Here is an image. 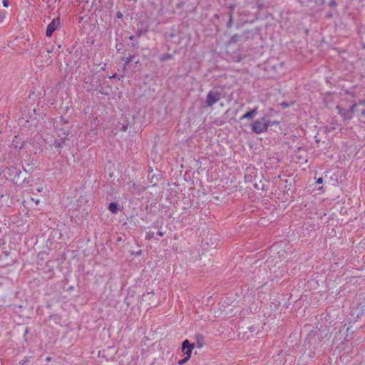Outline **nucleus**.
<instances>
[{"instance_id":"f257e3e1","label":"nucleus","mask_w":365,"mask_h":365,"mask_svg":"<svg viewBox=\"0 0 365 365\" xmlns=\"http://www.w3.org/2000/svg\"><path fill=\"white\" fill-rule=\"evenodd\" d=\"M269 125V120H267L265 117H263L254 121L252 126V130L254 133L260 134L265 132L267 130Z\"/></svg>"},{"instance_id":"f03ea898","label":"nucleus","mask_w":365,"mask_h":365,"mask_svg":"<svg viewBox=\"0 0 365 365\" xmlns=\"http://www.w3.org/2000/svg\"><path fill=\"white\" fill-rule=\"evenodd\" d=\"M222 98V94L220 91L213 89L208 92L205 103L207 106L212 107L216 103H217Z\"/></svg>"},{"instance_id":"7ed1b4c3","label":"nucleus","mask_w":365,"mask_h":365,"mask_svg":"<svg viewBox=\"0 0 365 365\" xmlns=\"http://www.w3.org/2000/svg\"><path fill=\"white\" fill-rule=\"evenodd\" d=\"M356 104L352 105L349 110L341 108L339 106H336L338 113L343 118L344 120H350L353 117V113L355 112Z\"/></svg>"},{"instance_id":"20e7f679","label":"nucleus","mask_w":365,"mask_h":365,"mask_svg":"<svg viewBox=\"0 0 365 365\" xmlns=\"http://www.w3.org/2000/svg\"><path fill=\"white\" fill-rule=\"evenodd\" d=\"M60 27L59 17L54 18L50 24L47 26L46 35L48 37L52 36L53 33Z\"/></svg>"},{"instance_id":"39448f33","label":"nucleus","mask_w":365,"mask_h":365,"mask_svg":"<svg viewBox=\"0 0 365 365\" xmlns=\"http://www.w3.org/2000/svg\"><path fill=\"white\" fill-rule=\"evenodd\" d=\"M194 347V344H190L189 341L186 339L182 344V351L186 355V356L190 358Z\"/></svg>"},{"instance_id":"423d86ee","label":"nucleus","mask_w":365,"mask_h":365,"mask_svg":"<svg viewBox=\"0 0 365 365\" xmlns=\"http://www.w3.org/2000/svg\"><path fill=\"white\" fill-rule=\"evenodd\" d=\"M257 109H258V107L255 106L253 109H252L251 110L247 112L243 115H242L240 119L241 120H243L245 119H252L257 114Z\"/></svg>"},{"instance_id":"0eeeda50","label":"nucleus","mask_w":365,"mask_h":365,"mask_svg":"<svg viewBox=\"0 0 365 365\" xmlns=\"http://www.w3.org/2000/svg\"><path fill=\"white\" fill-rule=\"evenodd\" d=\"M324 178L326 180L338 181V175H336L332 170L327 172Z\"/></svg>"},{"instance_id":"6e6552de","label":"nucleus","mask_w":365,"mask_h":365,"mask_svg":"<svg viewBox=\"0 0 365 365\" xmlns=\"http://www.w3.org/2000/svg\"><path fill=\"white\" fill-rule=\"evenodd\" d=\"M108 210H110V212H111L112 213H116L117 211H118V207H117V205L114 202H111L109 204V206H108Z\"/></svg>"},{"instance_id":"1a4fd4ad","label":"nucleus","mask_w":365,"mask_h":365,"mask_svg":"<svg viewBox=\"0 0 365 365\" xmlns=\"http://www.w3.org/2000/svg\"><path fill=\"white\" fill-rule=\"evenodd\" d=\"M161 175L160 174H153L152 177L150 178V176H148V179L150 180V182H153L154 181V178H155V180L156 181H159L161 180Z\"/></svg>"},{"instance_id":"9d476101","label":"nucleus","mask_w":365,"mask_h":365,"mask_svg":"<svg viewBox=\"0 0 365 365\" xmlns=\"http://www.w3.org/2000/svg\"><path fill=\"white\" fill-rule=\"evenodd\" d=\"M173 56L170 53H165V54H163L162 55V56L160 57V60L163 61H168L170 58H172Z\"/></svg>"},{"instance_id":"9b49d317","label":"nucleus","mask_w":365,"mask_h":365,"mask_svg":"<svg viewBox=\"0 0 365 365\" xmlns=\"http://www.w3.org/2000/svg\"><path fill=\"white\" fill-rule=\"evenodd\" d=\"M134 58H135V56H130L127 57L125 59V66L128 65Z\"/></svg>"},{"instance_id":"f8f14e48","label":"nucleus","mask_w":365,"mask_h":365,"mask_svg":"<svg viewBox=\"0 0 365 365\" xmlns=\"http://www.w3.org/2000/svg\"><path fill=\"white\" fill-rule=\"evenodd\" d=\"M355 112H357L358 113V115H365V109H356L355 108Z\"/></svg>"},{"instance_id":"ddd939ff","label":"nucleus","mask_w":365,"mask_h":365,"mask_svg":"<svg viewBox=\"0 0 365 365\" xmlns=\"http://www.w3.org/2000/svg\"><path fill=\"white\" fill-rule=\"evenodd\" d=\"M190 358H188L187 356H185L183 359L182 360H180L178 361V364L179 365H182L183 364H185V362H187Z\"/></svg>"},{"instance_id":"4468645a","label":"nucleus","mask_w":365,"mask_h":365,"mask_svg":"<svg viewBox=\"0 0 365 365\" xmlns=\"http://www.w3.org/2000/svg\"><path fill=\"white\" fill-rule=\"evenodd\" d=\"M153 235H154L153 232H148L146 234V237H146L147 240H150L153 237Z\"/></svg>"},{"instance_id":"2eb2a0df","label":"nucleus","mask_w":365,"mask_h":365,"mask_svg":"<svg viewBox=\"0 0 365 365\" xmlns=\"http://www.w3.org/2000/svg\"><path fill=\"white\" fill-rule=\"evenodd\" d=\"M329 5L330 6L334 7V6H336V4L334 0H331V1H329Z\"/></svg>"},{"instance_id":"dca6fc26","label":"nucleus","mask_w":365,"mask_h":365,"mask_svg":"<svg viewBox=\"0 0 365 365\" xmlns=\"http://www.w3.org/2000/svg\"><path fill=\"white\" fill-rule=\"evenodd\" d=\"M3 5L4 7H8L9 5V2L8 0H3Z\"/></svg>"},{"instance_id":"f3484780","label":"nucleus","mask_w":365,"mask_h":365,"mask_svg":"<svg viewBox=\"0 0 365 365\" xmlns=\"http://www.w3.org/2000/svg\"><path fill=\"white\" fill-rule=\"evenodd\" d=\"M232 15H230V21H229V22L227 23V26H228V27H230V26H232Z\"/></svg>"},{"instance_id":"a211bd4d","label":"nucleus","mask_w":365,"mask_h":365,"mask_svg":"<svg viewBox=\"0 0 365 365\" xmlns=\"http://www.w3.org/2000/svg\"><path fill=\"white\" fill-rule=\"evenodd\" d=\"M356 106H359V105H364L365 104V101L364 100H362V101H359L358 103H356Z\"/></svg>"},{"instance_id":"6ab92c4d","label":"nucleus","mask_w":365,"mask_h":365,"mask_svg":"<svg viewBox=\"0 0 365 365\" xmlns=\"http://www.w3.org/2000/svg\"><path fill=\"white\" fill-rule=\"evenodd\" d=\"M315 182H323V178H319Z\"/></svg>"},{"instance_id":"aec40b11","label":"nucleus","mask_w":365,"mask_h":365,"mask_svg":"<svg viewBox=\"0 0 365 365\" xmlns=\"http://www.w3.org/2000/svg\"><path fill=\"white\" fill-rule=\"evenodd\" d=\"M158 235H159V236H160V237H162V236H163V235H164V232H162V231H159V232H158Z\"/></svg>"},{"instance_id":"412c9836","label":"nucleus","mask_w":365,"mask_h":365,"mask_svg":"<svg viewBox=\"0 0 365 365\" xmlns=\"http://www.w3.org/2000/svg\"><path fill=\"white\" fill-rule=\"evenodd\" d=\"M232 41H234V42H236V41H237V36H233V37L232 38Z\"/></svg>"},{"instance_id":"4be33fe9","label":"nucleus","mask_w":365,"mask_h":365,"mask_svg":"<svg viewBox=\"0 0 365 365\" xmlns=\"http://www.w3.org/2000/svg\"><path fill=\"white\" fill-rule=\"evenodd\" d=\"M135 38V36H133V35H132L129 37V39H130V40H134Z\"/></svg>"},{"instance_id":"5701e85b","label":"nucleus","mask_w":365,"mask_h":365,"mask_svg":"<svg viewBox=\"0 0 365 365\" xmlns=\"http://www.w3.org/2000/svg\"><path fill=\"white\" fill-rule=\"evenodd\" d=\"M36 205H38L40 203V200L37 199L35 200Z\"/></svg>"},{"instance_id":"b1692460","label":"nucleus","mask_w":365,"mask_h":365,"mask_svg":"<svg viewBox=\"0 0 365 365\" xmlns=\"http://www.w3.org/2000/svg\"><path fill=\"white\" fill-rule=\"evenodd\" d=\"M117 16H118V18H120V17L122 16V14H121L120 12H118V13L117 14Z\"/></svg>"},{"instance_id":"393cba45","label":"nucleus","mask_w":365,"mask_h":365,"mask_svg":"<svg viewBox=\"0 0 365 365\" xmlns=\"http://www.w3.org/2000/svg\"><path fill=\"white\" fill-rule=\"evenodd\" d=\"M4 16L0 14V22L3 21Z\"/></svg>"},{"instance_id":"a878e982","label":"nucleus","mask_w":365,"mask_h":365,"mask_svg":"<svg viewBox=\"0 0 365 365\" xmlns=\"http://www.w3.org/2000/svg\"><path fill=\"white\" fill-rule=\"evenodd\" d=\"M42 190H43V187H38V188H37V190H38V192H41Z\"/></svg>"},{"instance_id":"bb28decb","label":"nucleus","mask_w":365,"mask_h":365,"mask_svg":"<svg viewBox=\"0 0 365 365\" xmlns=\"http://www.w3.org/2000/svg\"><path fill=\"white\" fill-rule=\"evenodd\" d=\"M140 35H141V32H140V31H139V32H138V34H136V36H140Z\"/></svg>"},{"instance_id":"cd10ccee","label":"nucleus","mask_w":365,"mask_h":365,"mask_svg":"<svg viewBox=\"0 0 365 365\" xmlns=\"http://www.w3.org/2000/svg\"><path fill=\"white\" fill-rule=\"evenodd\" d=\"M26 360H24V361L21 362L20 364L23 365L24 363H26Z\"/></svg>"},{"instance_id":"c85d7f7f","label":"nucleus","mask_w":365,"mask_h":365,"mask_svg":"<svg viewBox=\"0 0 365 365\" xmlns=\"http://www.w3.org/2000/svg\"><path fill=\"white\" fill-rule=\"evenodd\" d=\"M123 130L124 131H125V130H126V126H125V125H124V126L123 127Z\"/></svg>"},{"instance_id":"c756f323","label":"nucleus","mask_w":365,"mask_h":365,"mask_svg":"<svg viewBox=\"0 0 365 365\" xmlns=\"http://www.w3.org/2000/svg\"><path fill=\"white\" fill-rule=\"evenodd\" d=\"M47 52H48V53H51V50L48 49V50H47Z\"/></svg>"}]
</instances>
